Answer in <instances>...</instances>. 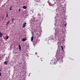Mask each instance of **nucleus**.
Masks as SVG:
<instances>
[{
    "instance_id": "nucleus-1",
    "label": "nucleus",
    "mask_w": 80,
    "mask_h": 80,
    "mask_svg": "<svg viewBox=\"0 0 80 80\" xmlns=\"http://www.w3.org/2000/svg\"><path fill=\"white\" fill-rule=\"evenodd\" d=\"M62 58H63L62 57H61V56H60L59 57V58H57V59L58 60H62Z\"/></svg>"
},
{
    "instance_id": "nucleus-2",
    "label": "nucleus",
    "mask_w": 80,
    "mask_h": 80,
    "mask_svg": "<svg viewBox=\"0 0 80 80\" xmlns=\"http://www.w3.org/2000/svg\"><path fill=\"white\" fill-rule=\"evenodd\" d=\"M26 24H27V22H25L24 23L22 26L23 28H25V26H26Z\"/></svg>"
},
{
    "instance_id": "nucleus-3",
    "label": "nucleus",
    "mask_w": 80,
    "mask_h": 80,
    "mask_svg": "<svg viewBox=\"0 0 80 80\" xmlns=\"http://www.w3.org/2000/svg\"><path fill=\"white\" fill-rule=\"evenodd\" d=\"M22 42H25V41H26V38H23L22 39Z\"/></svg>"
},
{
    "instance_id": "nucleus-4",
    "label": "nucleus",
    "mask_w": 80,
    "mask_h": 80,
    "mask_svg": "<svg viewBox=\"0 0 80 80\" xmlns=\"http://www.w3.org/2000/svg\"><path fill=\"white\" fill-rule=\"evenodd\" d=\"M19 48L20 50H21V46H20V45H19Z\"/></svg>"
},
{
    "instance_id": "nucleus-5",
    "label": "nucleus",
    "mask_w": 80,
    "mask_h": 80,
    "mask_svg": "<svg viewBox=\"0 0 80 80\" xmlns=\"http://www.w3.org/2000/svg\"><path fill=\"white\" fill-rule=\"evenodd\" d=\"M4 63V64H5V65H7V64H8V62L5 61Z\"/></svg>"
},
{
    "instance_id": "nucleus-6",
    "label": "nucleus",
    "mask_w": 80,
    "mask_h": 80,
    "mask_svg": "<svg viewBox=\"0 0 80 80\" xmlns=\"http://www.w3.org/2000/svg\"><path fill=\"white\" fill-rule=\"evenodd\" d=\"M9 22H10V21H8V22L6 23V25H7V26L8 25V24L9 23Z\"/></svg>"
},
{
    "instance_id": "nucleus-7",
    "label": "nucleus",
    "mask_w": 80,
    "mask_h": 80,
    "mask_svg": "<svg viewBox=\"0 0 80 80\" xmlns=\"http://www.w3.org/2000/svg\"><path fill=\"white\" fill-rule=\"evenodd\" d=\"M23 8L24 9H27V7L26 6H23Z\"/></svg>"
},
{
    "instance_id": "nucleus-8",
    "label": "nucleus",
    "mask_w": 80,
    "mask_h": 80,
    "mask_svg": "<svg viewBox=\"0 0 80 80\" xmlns=\"http://www.w3.org/2000/svg\"><path fill=\"white\" fill-rule=\"evenodd\" d=\"M2 37V33L0 32V37Z\"/></svg>"
},
{
    "instance_id": "nucleus-9",
    "label": "nucleus",
    "mask_w": 80,
    "mask_h": 80,
    "mask_svg": "<svg viewBox=\"0 0 80 80\" xmlns=\"http://www.w3.org/2000/svg\"><path fill=\"white\" fill-rule=\"evenodd\" d=\"M33 40V37L32 36L31 38V41H32V42Z\"/></svg>"
},
{
    "instance_id": "nucleus-10",
    "label": "nucleus",
    "mask_w": 80,
    "mask_h": 80,
    "mask_svg": "<svg viewBox=\"0 0 80 80\" xmlns=\"http://www.w3.org/2000/svg\"><path fill=\"white\" fill-rule=\"evenodd\" d=\"M12 10V6H11L10 8V10Z\"/></svg>"
},
{
    "instance_id": "nucleus-11",
    "label": "nucleus",
    "mask_w": 80,
    "mask_h": 80,
    "mask_svg": "<svg viewBox=\"0 0 80 80\" xmlns=\"http://www.w3.org/2000/svg\"><path fill=\"white\" fill-rule=\"evenodd\" d=\"M9 38V36H7V37H6V39H8V38Z\"/></svg>"
},
{
    "instance_id": "nucleus-12",
    "label": "nucleus",
    "mask_w": 80,
    "mask_h": 80,
    "mask_svg": "<svg viewBox=\"0 0 80 80\" xmlns=\"http://www.w3.org/2000/svg\"><path fill=\"white\" fill-rule=\"evenodd\" d=\"M61 48H62V50H63V46H61Z\"/></svg>"
},
{
    "instance_id": "nucleus-13",
    "label": "nucleus",
    "mask_w": 80,
    "mask_h": 80,
    "mask_svg": "<svg viewBox=\"0 0 80 80\" xmlns=\"http://www.w3.org/2000/svg\"><path fill=\"white\" fill-rule=\"evenodd\" d=\"M67 23H66V24H65L64 25V26L65 27H66V26H67Z\"/></svg>"
},
{
    "instance_id": "nucleus-14",
    "label": "nucleus",
    "mask_w": 80,
    "mask_h": 80,
    "mask_svg": "<svg viewBox=\"0 0 80 80\" xmlns=\"http://www.w3.org/2000/svg\"><path fill=\"white\" fill-rule=\"evenodd\" d=\"M21 10V9H19L18 10L19 12H20Z\"/></svg>"
},
{
    "instance_id": "nucleus-15",
    "label": "nucleus",
    "mask_w": 80,
    "mask_h": 80,
    "mask_svg": "<svg viewBox=\"0 0 80 80\" xmlns=\"http://www.w3.org/2000/svg\"><path fill=\"white\" fill-rule=\"evenodd\" d=\"M6 17H8V14H7L6 15Z\"/></svg>"
},
{
    "instance_id": "nucleus-16",
    "label": "nucleus",
    "mask_w": 80,
    "mask_h": 80,
    "mask_svg": "<svg viewBox=\"0 0 80 80\" xmlns=\"http://www.w3.org/2000/svg\"><path fill=\"white\" fill-rule=\"evenodd\" d=\"M37 2H39V1H38V0H37Z\"/></svg>"
},
{
    "instance_id": "nucleus-17",
    "label": "nucleus",
    "mask_w": 80,
    "mask_h": 80,
    "mask_svg": "<svg viewBox=\"0 0 80 80\" xmlns=\"http://www.w3.org/2000/svg\"><path fill=\"white\" fill-rule=\"evenodd\" d=\"M52 5L53 6L52 7H53V5H54V4H52Z\"/></svg>"
},
{
    "instance_id": "nucleus-18",
    "label": "nucleus",
    "mask_w": 80,
    "mask_h": 80,
    "mask_svg": "<svg viewBox=\"0 0 80 80\" xmlns=\"http://www.w3.org/2000/svg\"><path fill=\"white\" fill-rule=\"evenodd\" d=\"M35 54H36V55H37V52H35Z\"/></svg>"
},
{
    "instance_id": "nucleus-19",
    "label": "nucleus",
    "mask_w": 80,
    "mask_h": 80,
    "mask_svg": "<svg viewBox=\"0 0 80 80\" xmlns=\"http://www.w3.org/2000/svg\"><path fill=\"white\" fill-rule=\"evenodd\" d=\"M1 76V72H0V77Z\"/></svg>"
},
{
    "instance_id": "nucleus-20",
    "label": "nucleus",
    "mask_w": 80,
    "mask_h": 80,
    "mask_svg": "<svg viewBox=\"0 0 80 80\" xmlns=\"http://www.w3.org/2000/svg\"><path fill=\"white\" fill-rule=\"evenodd\" d=\"M12 21H13V18L12 19Z\"/></svg>"
},
{
    "instance_id": "nucleus-21",
    "label": "nucleus",
    "mask_w": 80,
    "mask_h": 80,
    "mask_svg": "<svg viewBox=\"0 0 80 80\" xmlns=\"http://www.w3.org/2000/svg\"><path fill=\"white\" fill-rule=\"evenodd\" d=\"M35 5H38V4H36Z\"/></svg>"
},
{
    "instance_id": "nucleus-22",
    "label": "nucleus",
    "mask_w": 80,
    "mask_h": 80,
    "mask_svg": "<svg viewBox=\"0 0 80 80\" xmlns=\"http://www.w3.org/2000/svg\"><path fill=\"white\" fill-rule=\"evenodd\" d=\"M12 22H13V21H12Z\"/></svg>"
},
{
    "instance_id": "nucleus-23",
    "label": "nucleus",
    "mask_w": 80,
    "mask_h": 80,
    "mask_svg": "<svg viewBox=\"0 0 80 80\" xmlns=\"http://www.w3.org/2000/svg\"><path fill=\"white\" fill-rule=\"evenodd\" d=\"M0 60H1V59L0 58Z\"/></svg>"
}]
</instances>
